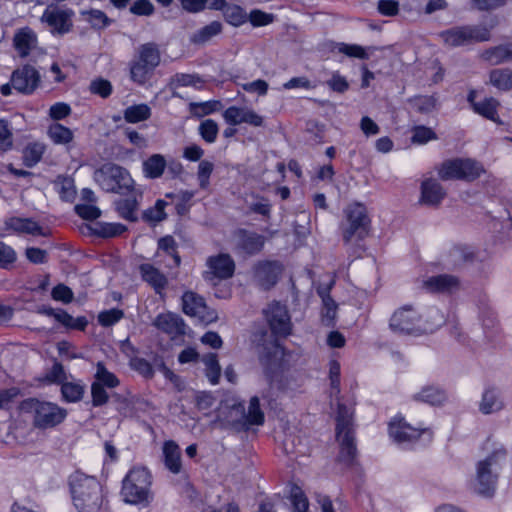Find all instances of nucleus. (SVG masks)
<instances>
[{
  "instance_id": "1",
  "label": "nucleus",
  "mask_w": 512,
  "mask_h": 512,
  "mask_svg": "<svg viewBox=\"0 0 512 512\" xmlns=\"http://www.w3.org/2000/svg\"><path fill=\"white\" fill-rule=\"evenodd\" d=\"M265 319L268 323L273 341L263 347L259 355V362L267 382L272 385L282 377L289 369L291 351L280 343V340L287 338L292 332L290 314L285 305L273 301L264 310Z\"/></svg>"
},
{
  "instance_id": "2",
  "label": "nucleus",
  "mask_w": 512,
  "mask_h": 512,
  "mask_svg": "<svg viewBox=\"0 0 512 512\" xmlns=\"http://www.w3.org/2000/svg\"><path fill=\"white\" fill-rule=\"evenodd\" d=\"M68 487L77 512H101L108 504L107 494L96 476L77 470L68 477Z\"/></svg>"
},
{
  "instance_id": "3",
  "label": "nucleus",
  "mask_w": 512,
  "mask_h": 512,
  "mask_svg": "<svg viewBox=\"0 0 512 512\" xmlns=\"http://www.w3.org/2000/svg\"><path fill=\"white\" fill-rule=\"evenodd\" d=\"M335 438L339 444L336 462L345 468H352L357 464L358 457L356 426L353 412L343 403L337 405Z\"/></svg>"
},
{
  "instance_id": "4",
  "label": "nucleus",
  "mask_w": 512,
  "mask_h": 512,
  "mask_svg": "<svg viewBox=\"0 0 512 512\" xmlns=\"http://www.w3.org/2000/svg\"><path fill=\"white\" fill-rule=\"evenodd\" d=\"M153 476L145 466H133L121 482L120 496L126 504L148 507L154 500Z\"/></svg>"
},
{
  "instance_id": "5",
  "label": "nucleus",
  "mask_w": 512,
  "mask_h": 512,
  "mask_svg": "<svg viewBox=\"0 0 512 512\" xmlns=\"http://www.w3.org/2000/svg\"><path fill=\"white\" fill-rule=\"evenodd\" d=\"M19 410L32 416L33 427L39 430L53 429L62 424L67 418L65 408L55 402L29 397L22 400Z\"/></svg>"
},
{
  "instance_id": "6",
  "label": "nucleus",
  "mask_w": 512,
  "mask_h": 512,
  "mask_svg": "<svg viewBox=\"0 0 512 512\" xmlns=\"http://www.w3.org/2000/svg\"><path fill=\"white\" fill-rule=\"evenodd\" d=\"M371 223L365 204L357 201L349 203L343 209V221L340 225L344 244H350L353 239L365 240L370 235Z\"/></svg>"
},
{
  "instance_id": "7",
  "label": "nucleus",
  "mask_w": 512,
  "mask_h": 512,
  "mask_svg": "<svg viewBox=\"0 0 512 512\" xmlns=\"http://www.w3.org/2000/svg\"><path fill=\"white\" fill-rule=\"evenodd\" d=\"M506 457L507 451L501 447L477 463L475 487L477 494L487 498L494 496L498 483V471L506 461Z\"/></svg>"
},
{
  "instance_id": "8",
  "label": "nucleus",
  "mask_w": 512,
  "mask_h": 512,
  "mask_svg": "<svg viewBox=\"0 0 512 512\" xmlns=\"http://www.w3.org/2000/svg\"><path fill=\"white\" fill-rule=\"evenodd\" d=\"M439 324H431L412 305L397 309L389 320L390 329L399 334L420 336L434 332Z\"/></svg>"
},
{
  "instance_id": "9",
  "label": "nucleus",
  "mask_w": 512,
  "mask_h": 512,
  "mask_svg": "<svg viewBox=\"0 0 512 512\" xmlns=\"http://www.w3.org/2000/svg\"><path fill=\"white\" fill-rule=\"evenodd\" d=\"M498 20L494 17L490 25H462L455 26L439 33L443 43L450 47H459L472 42H485L491 38V30L497 25Z\"/></svg>"
},
{
  "instance_id": "10",
  "label": "nucleus",
  "mask_w": 512,
  "mask_h": 512,
  "mask_svg": "<svg viewBox=\"0 0 512 512\" xmlns=\"http://www.w3.org/2000/svg\"><path fill=\"white\" fill-rule=\"evenodd\" d=\"M437 173L443 181L462 180L473 182L485 173V169L475 159L456 157L444 160L437 168Z\"/></svg>"
},
{
  "instance_id": "11",
  "label": "nucleus",
  "mask_w": 512,
  "mask_h": 512,
  "mask_svg": "<svg viewBox=\"0 0 512 512\" xmlns=\"http://www.w3.org/2000/svg\"><path fill=\"white\" fill-rule=\"evenodd\" d=\"M387 432L393 443L399 446L415 444L422 436L430 441L433 431L428 427L412 426L402 413H397L387 423Z\"/></svg>"
},
{
  "instance_id": "12",
  "label": "nucleus",
  "mask_w": 512,
  "mask_h": 512,
  "mask_svg": "<svg viewBox=\"0 0 512 512\" xmlns=\"http://www.w3.org/2000/svg\"><path fill=\"white\" fill-rule=\"evenodd\" d=\"M95 180L105 192L124 195L135 187L129 171L119 165H104L95 173Z\"/></svg>"
},
{
  "instance_id": "13",
  "label": "nucleus",
  "mask_w": 512,
  "mask_h": 512,
  "mask_svg": "<svg viewBox=\"0 0 512 512\" xmlns=\"http://www.w3.org/2000/svg\"><path fill=\"white\" fill-rule=\"evenodd\" d=\"M159 64L160 52L156 44H142L137 57L130 63V79L138 85L146 84Z\"/></svg>"
},
{
  "instance_id": "14",
  "label": "nucleus",
  "mask_w": 512,
  "mask_h": 512,
  "mask_svg": "<svg viewBox=\"0 0 512 512\" xmlns=\"http://www.w3.org/2000/svg\"><path fill=\"white\" fill-rule=\"evenodd\" d=\"M120 383L119 377L108 370L104 362L98 361L90 386L92 406L97 408L106 405L109 402L107 389H115Z\"/></svg>"
},
{
  "instance_id": "15",
  "label": "nucleus",
  "mask_w": 512,
  "mask_h": 512,
  "mask_svg": "<svg viewBox=\"0 0 512 512\" xmlns=\"http://www.w3.org/2000/svg\"><path fill=\"white\" fill-rule=\"evenodd\" d=\"M206 9L221 12L224 21L233 27H240L248 22L246 10L238 4L227 2V0H200L197 13Z\"/></svg>"
},
{
  "instance_id": "16",
  "label": "nucleus",
  "mask_w": 512,
  "mask_h": 512,
  "mask_svg": "<svg viewBox=\"0 0 512 512\" xmlns=\"http://www.w3.org/2000/svg\"><path fill=\"white\" fill-rule=\"evenodd\" d=\"M252 271L258 286L264 291H269L280 281L285 267L278 260L265 259L257 261Z\"/></svg>"
},
{
  "instance_id": "17",
  "label": "nucleus",
  "mask_w": 512,
  "mask_h": 512,
  "mask_svg": "<svg viewBox=\"0 0 512 512\" xmlns=\"http://www.w3.org/2000/svg\"><path fill=\"white\" fill-rule=\"evenodd\" d=\"M182 311L185 315L196 317L206 324L218 318L216 310L207 306L205 298L194 291H185L181 297Z\"/></svg>"
},
{
  "instance_id": "18",
  "label": "nucleus",
  "mask_w": 512,
  "mask_h": 512,
  "mask_svg": "<svg viewBox=\"0 0 512 512\" xmlns=\"http://www.w3.org/2000/svg\"><path fill=\"white\" fill-rule=\"evenodd\" d=\"M41 76L32 65L25 64L12 72L11 83L18 92L31 95L40 85Z\"/></svg>"
},
{
  "instance_id": "19",
  "label": "nucleus",
  "mask_w": 512,
  "mask_h": 512,
  "mask_svg": "<svg viewBox=\"0 0 512 512\" xmlns=\"http://www.w3.org/2000/svg\"><path fill=\"white\" fill-rule=\"evenodd\" d=\"M206 265L209 271L205 272L204 278L211 280L213 278L226 280L235 273V262L228 253H219L207 258Z\"/></svg>"
},
{
  "instance_id": "20",
  "label": "nucleus",
  "mask_w": 512,
  "mask_h": 512,
  "mask_svg": "<svg viewBox=\"0 0 512 512\" xmlns=\"http://www.w3.org/2000/svg\"><path fill=\"white\" fill-rule=\"evenodd\" d=\"M235 248L246 256L259 254L265 246V237L255 231L238 228L234 231Z\"/></svg>"
},
{
  "instance_id": "21",
  "label": "nucleus",
  "mask_w": 512,
  "mask_h": 512,
  "mask_svg": "<svg viewBox=\"0 0 512 512\" xmlns=\"http://www.w3.org/2000/svg\"><path fill=\"white\" fill-rule=\"evenodd\" d=\"M73 11L71 9H60L57 6H48L42 16L41 21L51 27L53 32L58 34L68 33L72 26Z\"/></svg>"
},
{
  "instance_id": "22",
  "label": "nucleus",
  "mask_w": 512,
  "mask_h": 512,
  "mask_svg": "<svg viewBox=\"0 0 512 512\" xmlns=\"http://www.w3.org/2000/svg\"><path fill=\"white\" fill-rule=\"evenodd\" d=\"M123 197L115 201V210L118 213L119 217L128 221V222H137L139 204L143 197V193L136 189L132 188L128 193H124Z\"/></svg>"
},
{
  "instance_id": "23",
  "label": "nucleus",
  "mask_w": 512,
  "mask_h": 512,
  "mask_svg": "<svg viewBox=\"0 0 512 512\" xmlns=\"http://www.w3.org/2000/svg\"><path fill=\"white\" fill-rule=\"evenodd\" d=\"M222 116L230 126L246 123L253 127H261L264 124V119L261 115L246 107L229 106L224 110Z\"/></svg>"
},
{
  "instance_id": "24",
  "label": "nucleus",
  "mask_w": 512,
  "mask_h": 512,
  "mask_svg": "<svg viewBox=\"0 0 512 512\" xmlns=\"http://www.w3.org/2000/svg\"><path fill=\"white\" fill-rule=\"evenodd\" d=\"M127 230V226L122 223L94 221L85 225L82 231L94 238L111 239L121 236Z\"/></svg>"
},
{
  "instance_id": "25",
  "label": "nucleus",
  "mask_w": 512,
  "mask_h": 512,
  "mask_svg": "<svg viewBox=\"0 0 512 512\" xmlns=\"http://www.w3.org/2000/svg\"><path fill=\"white\" fill-rule=\"evenodd\" d=\"M477 91L470 89L467 94V101L472 108L473 112L482 116L483 118L497 122L499 120L498 107L500 103L494 97H485L483 101L477 102Z\"/></svg>"
},
{
  "instance_id": "26",
  "label": "nucleus",
  "mask_w": 512,
  "mask_h": 512,
  "mask_svg": "<svg viewBox=\"0 0 512 512\" xmlns=\"http://www.w3.org/2000/svg\"><path fill=\"white\" fill-rule=\"evenodd\" d=\"M154 326L173 338L183 336L186 333V324L183 318L173 312L157 315L154 320Z\"/></svg>"
},
{
  "instance_id": "27",
  "label": "nucleus",
  "mask_w": 512,
  "mask_h": 512,
  "mask_svg": "<svg viewBox=\"0 0 512 512\" xmlns=\"http://www.w3.org/2000/svg\"><path fill=\"white\" fill-rule=\"evenodd\" d=\"M5 227L17 234L46 236L43 227L33 218L12 216L5 220Z\"/></svg>"
},
{
  "instance_id": "28",
  "label": "nucleus",
  "mask_w": 512,
  "mask_h": 512,
  "mask_svg": "<svg viewBox=\"0 0 512 512\" xmlns=\"http://www.w3.org/2000/svg\"><path fill=\"white\" fill-rule=\"evenodd\" d=\"M459 279L450 274H440L429 277L425 282V288L432 293H449L459 288Z\"/></svg>"
},
{
  "instance_id": "29",
  "label": "nucleus",
  "mask_w": 512,
  "mask_h": 512,
  "mask_svg": "<svg viewBox=\"0 0 512 512\" xmlns=\"http://www.w3.org/2000/svg\"><path fill=\"white\" fill-rule=\"evenodd\" d=\"M143 281L148 283L158 295H163L168 280L166 276L154 265L149 263L141 264L139 267Z\"/></svg>"
},
{
  "instance_id": "30",
  "label": "nucleus",
  "mask_w": 512,
  "mask_h": 512,
  "mask_svg": "<svg viewBox=\"0 0 512 512\" xmlns=\"http://www.w3.org/2000/svg\"><path fill=\"white\" fill-rule=\"evenodd\" d=\"M36 44L37 36L29 27L19 29L14 35L13 46L21 58L29 56Z\"/></svg>"
},
{
  "instance_id": "31",
  "label": "nucleus",
  "mask_w": 512,
  "mask_h": 512,
  "mask_svg": "<svg viewBox=\"0 0 512 512\" xmlns=\"http://www.w3.org/2000/svg\"><path fill=\"white\" fill-rule=\"evenodd\" d=\"M445 196L446 192L437 180L429 178L421 183V202L423 204L437 206Z\"/></svg>"
},
{
  "instance_id": "32",
  "label": "nucleus",
  "mask_w": 512,
  "mask_h": 512,
  "mask_svg": "<svg viewBox=\"0 0 512 512\" xmlns=\"http://www.w3.org/2000/svg\"><path fill=\"white\" fill-rule=\"evenodd\" d=\"M224 25L219 20H213L197 29L190 35V42L194 45H205L213 38L223 33Z\"/></svg>"
},
{
  "instance_id": "33",
  "label": "nucleus",
  "mask_w": 512,
  "mask_h": 512,
  "mask_svg": "<svg viewBox=\"0 0 512 512\" xmlns=\"http://www.w3.org/2000/svg\"><path fill=\"white\" fill-rule=\"evenodd\" d=\"M163 457L164 465L171 473H180L182 469L181 451L174 440H166L163 443Z\"/></svg>"
},
{
  "instance_id": "34",
  "label": "nucleus",
  "mask_w": 512,
  "mask_h": 512,
  "mask_svg": "<svg viewBox=\"0 0 512 512\" xmlns=\"http://www.w3.org/2000/svg\"><path fill=\"white\" fill-rule=\"evenodd\" d=\"M265 422V414L261 409L258 396H252L249 400L248 411L244 414L243 429L247 430L249 426H261Z\"/></svg>"
},
{
  "instance_id": "35",
  "label": "nucleus",
  "mask_w": 512,
  "mask_h": 512,
  "mask_svg": "<svg viewBox=\"0 0 512 512\" xmlns=\"http://www.w3.org/2000/svg\"><path fill=\"white\" fill-rule=\"evenodd\" d=\"M61 399L65 403H78L85 394V386L81 380L65 381L60 386Z\"/></svg>"
},
{
  "instance_id": "36",
  "label": "nucleus",
  "mask_w": 512,
  "mask_h": 512,
  "mask_svg": "<svg viewBox=\"0 0 512 512\" xmlns=\"http://www.w3.org/2000/svg\"><path fill=\"white\" fill-rule=\"evenodd\" d=\"M418 402L432 406L442 405L447 398L445 390L435 386H425L413 397Z\"/></svg>"
},
{
  "instance_id": "37",
  "label": "nucleus",
  "mask_w": 512,
  "mask_h": 512,
  "mask_svg": "<svg viewBox=\"0 0 512 512\" xmlns=\"http://www.w3.org/2000/svg\"><path fill=\"white\" fill-rule=\"evenodd\" d=\"M167 166L166 160L161 154H153L143 162V172L146 178H160Z\"/></svg>"
},
{
  "instance_id": "38",
  "label": "nucleus",
  "mask_w": 512,
  "mask_h": 512,
  "mask_svg": "<svg viewBox=\"0 0 512 512\" xmlns=\"http://www.w3.org/2000/svg\"><path fill=\"white\" fill-rule=\"evenodd\" d=\"M481 57L484 61L489 62L492 65H498L507 61L512 60V50L507 45H497L485 49Z\"/></svg>"
},
{
  "instance_id": "39",
  "label": "nucleus",
  "mask_w": 512,
  "mask_h": 512,
  "mask_svg": "<svg viewBox=\"0 0 512 512\" xmlns=\"http://www.w3.org/2000/svg\"><path fill=\"white\" fill-rule=\"evenodd\" d=\"M54 186L62 201L73 202L76 197V187L74 179L65 175H58L54 181Z\"/></svg>"
},
{
  "instance_id": "40",
  "label": "nucleus",
  "mask_w": 512,
  "mask_h": 512,
  "mask_svg": "<svg viewBox=\"0 0 512 512\" xmlns=\"http://www.w3.org/2000/svg\"><path fill=\"white\" fill-rule=\"evenodd\" d=\"M489 80L500 91L512 90V70L509 68L492 69L489 73Z\"/></svg>"
},
{
  "instance_id": "41",
  "label": "nucleus",
  "mask_w": 512,
  "mask_h": 512,
  "mask_svg": "<svg viewBox=\"0 0 512 512\" xmlns=\"http://www.w3.org/2000/svg\"><path fill=\"white\" fill-rule=\"evenodd\" d=\"M167 202L163 199H157L154 206L145 209L142 212V220L150 226H155L157 223L167 218L165 207Z\"/></svg>"
},
{
  "instance_id": "42",
  "label": "nucleus",
  "mask_w": 512,
  "mask_h": 512,
  "mask_svg": "<svg viewBox=\"0 0 512 512\" xmlns=\"http://www.w3.org/2000/svg\"><path fill=\"white\" fill-rule=\"evenodd\" d=\"M320 296L323 302V307L321 310V322L326 327H333L335 325L338 306L329 292L320 293Z\"/></svg>"
},
{
  "instance_id": "43",
  "label": "nucleus",
  "mask_w": 512,
  "mask_h": 512,
  "mask_svg": "<svg viewBox=\"0 0 512 512\" xmlns=\"http://www.w3.org/2000/svg\"><path fill=\"white\" fill-rule=\"evenodd\" d=\"M56 321L63 325L67 330L85 331L88 326V319L85 316L74 318L66 310L60 309L56 316Z\"/></svg>"
},
{
  "instance_id": "44",
  "label": "nucleus",
  "mask_w": 512,
  "mask_h": 512,
  "mask_svg": "<svg viewBox=\"0 0 512 512\" xmlns=\"http://www.w3.org/2000/svg\"><path fill=\"white\" fill-rule=\"evenodd\" d=\"M205 364L204 374L211 385H217L221 377V366L216 353H209L202 359Z\"/></svg>"
},
{
  "instance_id": "45",
  "label": "nucleus",
  "mask_w": 512,
  "mask_h": 512,
  "mask_svg": "<svg viewBox=\"0 0 512 512\" xmlns=\"http://www.w3.org/2000/svg\"><path fill=\"white\" fill-rule=\"evenodd\" d=\"M47 133L51 141L57 145L69 144L74 138L72 130L60 123L50 124Z\"/></svg>"
},
{
  "instance_id": "46",
  "label": "nucleus",
  "mask_w": 512,
  "mask_h": 512,
  "mask_svg": "<svg viewBox=\"0 0 512 512\" xmlns=\"http://www.w3.org/2000/svg\"><path fill=\"white\" fill-rule=\"evenodd\" d=\"M45 152V146L39 142H31L23 149V163L26 167L32 168L39 163Z\"/></svg>"
},
{
  "instance_id": "47",
  "label": "nucleus",
  "mask_w": 512,
  "mask_h": 512,
  "mask_svg": "<svg viewBox=\"0 0 512 512\" xmlns=\"http://www.w3.org/2000/svg\"><path fill=\"white\" fill-rule=\"evenodd\" d=\"M151 116L150 107L145 104H134L124 110V119L127 123L135 124L146 121Z\"/></svg>"
},
{
  "instance_id": "48",
  "label": "nucleus",
  "mask_w": 512,
  "mask_h": 512,
  "mask_svg": "<svg viewBox=\"0 0 512 512\" xmlns=\"http://www.w3.org/2000/svg\"><path fill=\"white\" fill-rule=\"evenodd\" d=\"M332 50H336L338 53L344 54L350 58H357L361 60H367L369 58V54L366 49L358 44L334 42Z\"/></svg>"
},
{
  "instance_id": "49",
  "label": "nucleus",
  "mask_w": 512,
  "mask_h": 512,
  "mask_svg": "<svg viewBox=\"0 0 512 512\" xmlns=\"http://www.w3.org/2000/svg\"><path fill=\"white\" fill-rule=\"evenodd\" d=\"M503 403L498 399L494 388H486L482 395L480 411L484 414H490L502 408Z\"/></svg>"
},
{
  "instance_id": "50",
  "label": "nucleus",
  "mask_w": 512,
  "mask_h": 512,
  "mask_svg": "<svg viewBox=\"0 0 512 512\" xmlns=\"http://www.w3.org/2000/svg\"><path fill=\"white\" fill-rule=\"evenodd\" d=\"M158 249L162 250L167 256L171 257L175 267L181 265V257L178 251V244L174 237L165 235L158 240Z\"/></svg>"
},
{
  "instance_id": "51",
  "label": "nucleus",
  "mask_w": 512,
  "mask_h": 512,
  "mask_svg": "<svg viewBox=\"0 0 512 512\" xmlns=\"http://www.w3.org/2000/svg\"><path fill=\"white\" fill-rule=\"evenodd\" d=\"M67 380V373L63 364L55 360L50 370L44 375L42 381L48 385H62Z\"/></svg>"
},
{
  "instance_id": "52",
  "label": "nucleus",
  "mask_w": 512,
  "mask_h": 512,
  "mask_svg": "<svg viewBox=\"0 0 512 512\" xmlns=\"http://www.w3.org/2000/svg\"><path fill=\"white\" fill-rule=\"evenodd\" d=\"M292 512H307L309 501L304 491L297 485H293L290 492Z\"/></svg>"
},
{
  "instance_id": "53",
  "label": "nucleus",
  "mask_w": 512,
  "mask_h": 512,
  "mask_svg": "<svg viewBox=\"0 0 512 512\" xmlns=\"http://www.w3.org/2000/svg\"><path fill=\"white\" fill-rule=\"evenodd\" d=\"M129 366L145 379H152L155 376L153 365L145 358L134 356L129 360Z\"/></svg>"
},
{
  "instance_id": "54",
  "label": "nucleus",
  "mask_w": 512,
  "mask_h": 512,
  "mask_svg": "<svg viewBox=\"0 0 512 512\" xmlns=\"http://www.w3.org/2000/svg\"><path fill=\"white\" fill-rule=\"evenodd\" d=\"M17 261V253L15 249L0 241V268L4 270H11Z\"/></svg>"
},
{
  "instance_id": "55",
  "label": "nucleus",
  "mask_w": 512,
  "mask_h": 512,
  "mask_svg": "<svg viewBox=\"0 0 512 512\" xmlns=\"http://www.w3.org/2000/svg\"><path fill=\"white\" fill-rule=\"evenodd\" d=\"M222 108L220 100H208L200 103H191L190 109L197 116H207L219 111Z\"/></svg>"
},
{
  "instance_id": "56",
  "label": "nucleus",
  "mask_w": 512,
  "mask_h": 512,
  "mask_svg": "<svg viewBox=\"0 0 512 512\" xmlns=\"http://www.w3.org/2000/svg\"><path fill=\"white\" fill-rule=\"evenodd\" d=\"M89 90L92 94L107 99L113 93V86L109 80L98 77L91 81Z\"/></svg>"
},
{
  "instance_id": "57",
  "label": "nucleus",
  "mask_w": 512,
  "mask_h": 512,
  "mask_svg": "<svg viewBox=\"0 0 512 512\" xmlns=\"http://www.w3.org/2000/svg\"><path fill=\"white\" fill-rule=\"evenodd\" d=\"M124 317V311L119 308L103 310L98 314V323L105 328L112 327Z\"/></svg>"
},
{
  "instance_id": "58",
  "label": "nucleus",
  "mask_w": 512,
  "mask_h": 512,
  "mask_svg": "<svg viewBox=\"0 0 512 512\" xmlns=\"http://www.w3.org/2000/svg\"><path fill=\"white\" fill-rule=\"evenodd\" d=\"M481 321L485 337L491 341L495 333L498 332V322L494 312L490 309L481 312Z\"/></svg>"
},
{
  "instance_id": "59",
  "label": "nucleus",
  "mask_w": 512,
  "mask_h": 512,
  "mask_svg": "<svg viewBox=\"0 0 512 512\" xmlns=\"http://www.w3.org/2000/svg\"><path fill=\"white\" fill-rule=\"evenodd\" d=\"M219 132L218 124L213 119H206L199 125V134L207 143H213L217 139Z\"/></svg>"
},
{
  "instance_id": "60",
  "label": "nucleus",
  "mask_w": 512,
  "mask_h": 512,
  "mask_svg": "<svg viewBox=\"0 0 512 512\" xmlns=\"http://www.w3.org/2000/svg\"><path fill=\"white\" fill-rule=\"evenodd\" d=\"M51 297L55 301L69 304L74 299V293L69 286L59 283L52 288Z\"/></svg>"
},
{
  "instance_id": "61",
  "label": "nucleus",
  "mask_w": 512,
  "mask_h": 512,
  "mask_svg": "<svg viewBox=\"0 0 512 512\" xmlns=\"http://www.w3.org/2000/svg\"><path fill=\"white\" fill-rule=\"evenodd\" d=\"M436 132L427 126L419 125L414 128L412 141L418 144H426L431 140H436Z\"/></svg>"
},
{
  "instance_id": "62",
  "label": "nucleus",
  "mask_w": 512,
  "mask_h": 512,
  "mask_svg": "<svg viewBox=\"0 0 512 512\" xmlns=\"http://www.w3.org/2000/svg\"><path fill=\"white\" fill-rule=\"evenodd\" d=\"M216 401V398L214 394L211 391H197L194 397L195 407L199 411H207L210 410L214 403Z\"/></svg>"
},
{
  "instance_id": "63",
  "label": "nucleus",
  "mask_w": 512,
  "mask_h": 512,
  "mask_svg": "<svg viewBox=\"0 0 512 512\" xmlns=\"http://www.w3.org/2000/svg\"><path fill=\"white\" fill-rule=\"evenodd\" d=\"M274 20V16L271 13L264 12L259 9H253L248 14V21L253 27H263L271 24Z\"/></svg>"
},
{
  "instance_id": "64",
  "label": "nucleus",
  "mask_w": 512,
  "mask_h": 512,
  "mask_svg": "<svg viewBox=\"0 0 512 512\" xmlns=\"http://www.w3.org/2000/svg\"><path fill=\"white\" fill-rule=\"evenodd\" d=\"M87 21L94 29H104L110 25L111 20L101 10L92 9L87 13Z\"/></svg>"
}]
</instances>
